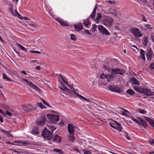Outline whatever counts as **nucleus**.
Returning <instances> with one entry per match:
<instances>
[{
    "label": "nucleus",
    "instance_id": "7ed1b4c3",
    "mask_svg": "<svg viewBox=\"0 0 154 154\" xmlns=\"http://www.w3.org/2000/svg\"><path fill=\"white\" fill-rule=\"evenodd\" d=\"M114 19L112 17H107L103 21V24L107 27H111L112 25Z\"/></svg>",
    "mask_w": 154,
    "mask_h": 154
},
{
    "label": "nucleus",
    "instance_id": "a18cd8bd",
    "mask_svg": "<svg viewBox=\"0 0 154 154\" xmlns=\"http://www.w3.org/2000/svg\"><path fill=\"white\" fill-rule=\"evenodd\" d=\"M122 91L119 88H118L117 86H116L114 92L119 93Z\"/></svg>",
    "mask_w": 154,
    "mask_h": 154
},
{
    "label": "nucleus",
    "instance_id": "5701e85b",
    "mask_svg": "<svg viewBox=\"0 0 154 154\" xmlns=\"http://www.w3.org/2000/svg\"><path fill=\"white\" fill-rule=\"evenodd\" d=\"M63 88H62L60 86H59V88L62 91L66 92L68 94H70V90L68 88L65 86L62 85Z\"/></svg>",
    "mask_w": 154,
    "mask_h": 154
},
{
    "label": "nucleus",
    "instance_id": "864d4df0",
    "mask_svg": "<svg viewBox=\"0 0 154 154\" xmlns=\"http://www.w3.org/2000/svg\"><path fill=\"white\" fill-rule=\"evenodd\" d=\"M97 29V26L94 24H93L92 25V31H96Z\"/></svg>",
    "mask_w": 154,
    "mask_h": 154
},
{
    "label": "nucleus",
    "instance_id": "393cba45",
    "mask_svg": "<svg viewBox=\"0 0 154 154\" xmlns=\"http://www.w3.org/2000/svg\"><path fill=\"white\" fill-rule=\"evenodd\" d=\"M145 52L142 49L140 50V57H141V59L145 61L146 59L145 56Z\"/></svg>",
    "mask_w": 154,
    "mask_h": 154
},
{
    "label": "nucleus",
    "instance_id": "a19ab883",
    "mask_svg": "<svg viewBox=\"0 0 154 154\" xmlns=\"http://www.w3.org/2000/svg\"><path fill=\"white\" fill-rule=\"evenodd\" d=\"M137 112H139L142 114H145L146 113V110L139 109L137 110Z\"/></svg>",
    "mask_w": 154,
    "mask_h": 154
},
{
    "label": "nucleus",
    "instance_id": "f03ea898",
    "mask_svg": "<svg viewBox=\"0 0 154 154\" xmlns=\"http://www.w3.org/2000/svg\"><path fill=\"white\" fill-rule=\"evenodd\" d=\"M130 31L135 37L137 38L141 37L143 35L141 32L138 28H132Z\"/></svg>",
    "mask_w": 154,
    "mask_h": 154
},
{
    "label": "nucleus",
    "instance_id": "ea45409f",
    "mask_svg": "<svg viewBox=\"0 0 154 154\" xmlns=\"http://www.w3.org/2000/svg\"><path fill=\"white\" fill-rule=\"evenodd\" d=\"M54 152H58L60 154H63V152L61 150L57 149H54L53 150Z\"/></svg>",
    "mask_w": 154,
    "mask_h": 154
},
{
    "label": "nucleus",
    "instance_id": "0e129e2a",
    "mask_svg": "<svg viewBox=\"0 0 154 154\" xmlns=\"http://www.w3.org/2000/svg\"><path fill=\"white\" fill-rule=\"evenodd\" d=\"M142 16H143L142 20H143V21L144 22H147V20L146 19V17L144 15H142Z\"/></svg>",
    "mask_w": 154,
    "mask_h": 154
},
{
    "label": "nucleus",
    "instance_id": "bb28decb",
    "mask_svg": "<svg viewBox=\"0 0 154 154\" xmlns=\"http://www.w3.org/2000/svg\"><path fill=\"white\" fill-rule=\"evenodd\" d=\"M102 18V16L101 14H97L96 18L95 19V21L97 23H98L100 21V19Z\"/></svg>",
    "mask_w": 154,
    "mask_h": 154
},
{
    "label": "nucleus",
    "instance_id": "2f4dec72",
    "mask_svg": "<svg viewBox=\"0 0 154 154\" xmlns=\"http://www.w3.org/2000/svg\"><path fill=\"white\" fill-rule=\"evenodd\" d=\"M90 109L93 110L96 113H98L100 111L99 109L97 108L95 106H93L91 108H90Z\"/></svg>",
    "mask_w": 154,
    "mask_h": 154
},
{
    "label": "nucleus",
    "instance_id": "a211bd4d",
    "mask_svg": "<svg viewBox=\"0 0 154 154\" xmlns=\"http://www.w3.org/2000/svg\"><path fill=\"white\" fill-rule=\"evenodd\" d=\"M130 82L132 85H139V83L138 80L134 77H133L131 79Z\"/></svg>",
    "mask_w": 154,
    "mask_h": 154
},
{
    "label": "nucleus",
    "instance_id": "f8f14e48",
    "mask_svg": "<svg viewBox=\"0 0 154 154\" xmlns=\"http://www.w3.org/2000/svg\"><path fill=\"white\" fill-rule=\"evenodd\" d=\"M23 109L26 112H29L32 109V106L30 104L23 105L22 106Z\"/></svg>",
    "mask_w": 154,
    "mask_h": 154
},
{
    "label": "nucleus",
    "instance_id": "de8ad7c7",
    "mask_svg": "<svg viewBox=\"0 0 154 154\" xmlns=\"http://www.w3.org/2000/svg\"><path fill=\"white\" fill-rule=\"evenodd\" d=\"M71 135V136H70L69 135V139L70 140H71V141H73L75 139V137L73 136L74 135Z\"/></svg>",
    "mask_w": 154,
    "mask_h": 154
},
{
    "label": "nucleus",
    "instance_id": "37998d69",
    "mask_svg": "<svg viewBox=\"0 0 154 154\" xmlns=\"http://www.w3.org/2000/svg\"><path fill=\"white\" fill-rule=\"evenodd\" d=\"M102 34H105L106 35H110V33L108 30L106 28L102 32Z\"/></svg>",
    "mask_w": 154,
    "mask_h": 154
},
{
    "label": "nucleus",
    "instance_id": "f704fd0d",
    "mask_svg": "<svg viewBox=\"0 0 154 154\" xmlns=\"http://www.w3.org/2000/svg\"><path fill=\"white\" fill-rule=\"evenodd\" d=\"M11 13L12 15L14 16H17L19 18L20 17L21 15L19 14V13L17 12V10H15L14 12H13V11H11Z\"/></svg>",
    "mask_w": 154,
    "mask_h": 154
},
{
    "label": "nucleus",
    "instance_id": "dca6fc26",
    "mask_svg": "<svg viewBox=\"0 0 154 154\" xmlns=\"http://www.w3.org/2000/svg\"><path fill=\"white\" fill-rule=\"evenodd\" d=\"M138 118L140 122V125L142 126L144 128H146L147 127V123L142 118L139 117Z\"/></svg>",
    "mask_w": 154,
    "mask_h": 154
},
{
    "label": "nucleus",
    "instance_id": "4c0bfd02",
    "mask_svg": "<svg viewBox=\"0 0 154 154\" xmlns=\"http://www.w3.org/2000/svg\"><path fill=\"white\" fill-rule=\"evenodd\" d=\"M134 89L137 91L141 93L142 92V89L139 88L138 86H135L134 88Z\"/></svg>",
    "mask_w": 154,
    "mask_h": 154
},
{
    "label": "nucleus",
    "instance_id": "9d476101",
    "mask_svg": "<svg viewBox=\"0 0 154 154\" xmlns=\"http://www.w3.org/2000/svg\"><path fill=\"white\" fill-rule=\"evenodd\" d=\"M107 14H111L112 15H114L119 18L120 17V15L119 14H117V12L116 11L113 9H110L108 11V13H107Z\"/></svg>",
    "mask_w": 154,
    "mask_h": 154
},
{
    "label": "nucleus",
    "instance_id": "9b49d317",
    "mask_svg": "<svg viewBox=\"0 0 154 154\" xmlns=\"http://www.w3.org/2000/svg\"><path fill=\"white\" fill-rule=\"evenodd\" d=\"M56 20L62 26H68V23L61 18H56Z\"/></svg>",
    "mask_w": 154,
    "mask_h": 154
},
{
    "label": "nucleus",
    "instance_id": "f257e3e1",
    "mask_svg": "<svg viewBox=\"0 0 154 154\" xmlns=\"http://www.w3.org/2000/svg\"><path fill=\"white\" fill-rule=\"evenodd\" d=\"M42 136L49 140H50L53 137L52 132L45 128L43 131Z\"/></svg>",
    "mask_w": 154,
    "mask_h": 154
},
{
    "label": "nucleus",
    "instance_id": "412c9836",
    "mask_svg": "<svg viewBox=\"0 0 154 154\" xmlns=\"http://www.w3.org/2000/svg\"><path fill=\"white\" fill-rule=\"evenodd\" d=\"M114 78V76L113 75V74H108L107 75V77L106 78L107 81L108 82H111L113 80Z\"/></svg>",
    "mask_w": 154,
    "mask_h": 154
},
{
    "label": "nucleus",
    "instance_id": "49530a36",
    "mask_svg": "<svg viewBox=\"0 0 154 154\" xmlns=\"http://www.w3.org/2000/svg\"><path fill=\"white\" fill-rule=\"evenodd\" d=\"M38 129L37 128V127H35L33 129V132L32 133L33 134H39V133L38 132Z\"/></svg>",
    "mask_w": 154,
    "mask_h": 154
},
{
    "label": "nucleus",
    "instance_id": "09e8293b",
    "mask_svg": "<svg viewBox=\"0 0 154 154\" xmlns=\"http://www.w3.org/2000/svg\"><path fill=\"white\" fill-rule=\"evenodd\" d=\"M116 87V86L114 85H112L110 86L109 87V89L111 91H114L115 90V88Z\"/></svg>",
    "mask_w": 154,
    "mask_h": 154
},
{
    "label": "nucleus",
    "instance_id": "603ef678",
    "mask_svg": "<svg viewBox=\"0 0 154 154\" xmlns=\"http://www.w3.org/2000/svg\"><path fill=\"white\" fill-rule=\"evenodd\" d=\"M2 108L4 109H9V106L5 104H3L2 105Z\"/></svg>",
    "mask_w": 154,
    "mask_h": 154
},
{
    "label": "nucleus",
    "instance_id": "6ab92c4d",
    "mask_svg": "<svg viewBox=\"0 0 154 154\" xmlns=\"http://www.w3.org/2000/svg\"><path fill=\"white\" fill-rule=\"evenodd\" d=\"M30 87L32 88L33 89H35L36 90L38 91H40L39 88L36 85H35L32 82H29L28 84Z\"/></svg>",
    "mask_w": 154,
    "mask_h": 154
},
{
    "label": "nucleus",
    "instance_id": "423d86ee",
    "mask_svg": "<svg viewBox=\"0 0 154 154\" xmlns=\"http://www.w3.org/2000/svg\"><path fill=\"white\" fill-rule=\"evenodd\" d=\"M47 116L48 118L52 122H54L55 121L57 122L59 120V116L58 115L47 114Z\"/></svg>",
    "mask_w": 154,
    "mask_h": 154
},
{
    "label": "nucleus",
    "instance_id": "5fc2aeb1",
    "mask_svg": "<svg viewBox=\"0 0 154 154\" xmlns=\"http://www.w3.org/2000/svg\"><path fill=\"white\" fill-rule=\"evenodd\" d=\"M147 39H144V41L143 42V43L144 46H146L147 45Z\"/></svg>",
    "mask_w": 154,
    "mask_h": 154
},
{
    "label": "nucleus",
    "instance_id": "39448f33",
    "mask_svg": "<svg viewBox=\"0 0 154 154\" xmlns=\"http://www.w3.org/2000/svg\"><path fill=\"white\" fill-rule=\"evenodd\" d=\"M67 86L71 88V90L72 91V92H73L76 95L79 97L81 99H83L85 100L86 101L90 102V101L89 100L86 99L85 97H83L82 96L77 94L76 93V91L75 90V89L74 88L73 85V84L69 85H67Z\"/></svg>",
    "mask_w": 154,
    "mask_h": 154
},
{
    "label": "nucleus",
    "instance_id": "c9c22d12",
    "mask_svg": "<svg viewBox=\"0 0 154 154\" xmlns=\"http://www.w3.org/2000/svg\"><path fill=\"white\" fill-rule=\"evenodd\" d=\"M123 135L124 136H125V137L128 140H131V138L129 137L128 133H127L126 132L124 131L123 133Z\"/></svg>",
    "mask_w": 154,
    "mask_h": 154
},
{
    "label": "nucleus",
    "instance_id": "f3484780",
    "mask_svg": "<svg viewBox=\"0 0 154 154\" xmlns=\"http://www.w3.org/2000/svg\"><path fill=\"white\" fill-rule=\"evenodd\" d=\"M102 68L103 69L106 71L108 72H111L112 74V68L105 66L104 65H102Z\"/></svg>",
    "mask_w": 154,
    "mask_h": 154
},
{
    "label": "nucleus",
    "instance_id": "0eeeda50",
    "mask_svg": "<svg viewBox=\"0 0 154 154\" xmlns=\"http://www.w3.org/2000/svg\"><path fill=\"white\" fill-rule=\"evenodd\" d=\"M125 73V70L115 68L112 69V74L113 75L116 74L123 75Z\"/></svg>",
    "mask_w": 154,
    "mask_h": 154
},
{
    "label": "nucleus",
    "instance_id": "6e6552de",
    "mask_svg": "<svg viewBox=\"0 0 154 154\" xmlns=\"http://www.w3.org/2000/svg\"><path fill=\"white\" fill-rule=\"evenodd\" d=\"M46 120V119L45 118V116H43L41 117L39 120L36 121V123L38 125H42L45 123Z\"/></svg>",
    "mask_w": 154,
    "mask_h": 154
},
{
    "label": "nucleus",
    "instance_id": "3c124183",
    "mask_svg": "<svg viewBox=\"0 0 154 154\" xmlns=\"http://www.w3.org/2000/svg\"><path fill=\"white\" fill-rule=\"evenodd\" d=\"M82 151L85 154H91V152L85 149H83Z\"/></svg>",
    "mask_w": 154,
    "mask_h": 154
},
{
    "label": "nucleus",
    "instance_id": "b1692460",
    "mask_svg": "<svg viewBox=\"0 0 154 154\" xmlns=\"http://www.w3.org/2000/svg\"><path fill=\"white\" fill-rule=\"evenodd\" d=\"M144 119L147 121L152 126L154 127V121L152 119L146 117H144Z\"/></svg>",
    "mask_w": 154,
    "mask_h": 154
},
{
    "label": "nucleus",
    "instance_id": "20e7f679",
    "mask_svg": "<svg viewBox=\"0 0 154 154\" xmlns=\"http://www.w3.org/2000/svg\"><path fill=\"white\" fill-rule=\"evenodd\" d=\"M113 121L114 122V123H109L110 126L113 128L118 130L119 131H121L122 128L121 124L117 122L115 120H113Z\"/></svg>",
    "mask_w": 154,
    "mask_h": 154
},
{
    "label": "nucleus",
    "instance_id": "8fccbe9b",
    "mask_svg": "<svg viewBox=\"0 0 154 154\" xmlns=\"http://www.w3.org/2000/svg\"><path fill=\"white\" fill-rule=\"evenodd\" d=\"M107 77V75L104 73L101 74L100 75V78L102 79H106Z\"/></svg>",
    "mask_w": 154,
    "mask_h": 154
},
{
    "label": "nucleus",
    "instance_id": "aec40b11",
    "mask_svg": "<svg viewBox=\"0 0 154 154\" xmlns=\"http://www.w3.org/2000/svg\"><path fill=\"white\" fill-rule=\"evenodd\" d=\"M122 25L118 22H116L115 24V28L116 29L120 30L122 28Z\"/></svg>",
    "mask_w": 154,
    "mask_h": 154
},
{
    "label": "nucleus",
    "instance_id": "4468645a",
    "mask_svg": "<svg viewBox=\"0 0 154 154\" xmlns=\"http://www.w3.org/2000/svg\"><path fill=\"white\" fill-rule=\"evenodd\" d=\"M152 51L151 49H149L148 51L146 54L147 59L148 60H150L152 57Z\"/></svg>",
    "mask_w": 154,
    "mask_h": 154
},
{
    "label": "nucleus",
    "instance_id": "338daca9",
    "mask_svg": "<svg viewBox=\"0 0 154 154\" xmlns=\"http://www.w3.org/2000/svg\"><path fill=\"white\" fill-rule=\"evenodd\" d=\"M150 67L152 69H154V63H153L151 64L150 65Z\"/></svg>",
    "mask_w": 154,
    "mask_h": 154
},
{
    "label": "nucleus",
    "instance_id": "c85d7f7f",
    "mask_svg": "<svg viewBox=\"0 0 154 154\" xmlns=\"http://www.w3.org/2000/svg\"><path fill=\"white\" fill-rule=\"evenodd\" d=\"M99 41L100 42L104 43L105 42L107 44H109L111 42V39H99Z\"/></svg>",
    "mask_w": 154,
    "mask_h": 154
},
{
    "label": "nucleus",
    "instance_id": "bf43d9fd",
    "mask_svg": "<svg viewBox=\"0 0 154 154\" xmlns=\"http://www.w3.org/2000/svg\"><path fill=\"white\" fill-rule=\"evenodd\" d=\"M5 113V114H7L8 116H12V114L8 111H7L6 113Z\"/></svg>",
    "mask_w": 154,
    "mask_h": 154
},
{
    "label": "nucleus",
    "instance_id": "13d9d810",
    "mask_svg": "<svg viewBox=\"0 0 154 154\" xmlns=\"http://www.w3.org/2000/svg\"><path fill=\"white\" fill-rule=\"evenodd\" d=\"M22 80L24 82H26V83L27 84H28V83H29V82L30 81H29L27 79H24V78H23L22 79Z\"/></svg>",
    "mask_w": 154,
    "mask_h": 154
},
{
    "label": "nucleus",
    "instance_id": "473e14b6",
    "mask_svg": "<svg viewBox=\"0 0 154 154\" xmlns=\"http://www.w3.org/2000/svg\"><path fill=\"white\" fill-rule=\"evenodd\" d=\"M96 6L94 8L92 12L90 15V17L94 18L95 17V13L96 12Z\"/></svg>",
    "mask_w": 154,
    "mask_h": 154
},
{
    "label": "nucleus",
    "instance_id": "69168bd1",
    "mask_svg": "<svg viewBox=\"0 0 154 154\" xmlns=\"http://www.w3.org/2000/svg\"><path fill=\"white\" fill-rule=\"evenodd\" d=\"M37 105L39 107H40L41 108L42 107V106H43V104L41 102H40L38 103L37 104Z\"/></svg>",
    "mask_w": 154,
    "mask_h": 154
},
{
    "label": "nucleus",
    "instance_id": "58836bf2",
    "mask_svg": "<svg viewBox=\"0 0 154 154\" xmlns=\"http://www.w3.org/2000/svg\"><path fill=\"white\" fill-rule=\"evenodd\" d=\"M17 45H18V46L22 50L25 51H26L27 49L25 48L24 47H23V46H22L20 44L17 43Z\"/></svg>",
    "mask_w": 154,
    "mask_h": 154
},
{
    "label": "nucleus",
    "instance_id": "4be33fe9",
    "mask_svg": "<svg viewBox=\"0 0 154 154\" xmlns=\"http://www.w3.org/2000/svg\"><path fill=\"white\" fill-rule=\"evenodd\" d=\"M149 6L151 10L154 9V0H150L148 3Z\"/></svg>",
    "mask_w": 154,
    "mask_h": 154
},
{
    "label": "nucleus",
    "instance_id": "cd10ccee",
    "mask_svg": "<svg viewBox=\"0 0 154 154\" xmlns=\"http://www.w3.org/2000/svg\"><path fill=\"white\" fill-rule=\"evenodd\" d=\"M0 130L2 132L5 133L8 137H13L12 135L9 133L10 131H6L1 129H0Z\"/></svg>",
    "mask_w": 154,
    "mask_h": 154
},
{
    "label": "nucleus",
    "instance_id": "1a4fd4ad",
    "mask_svg": "<svg viewBox=\"0 0 154 154\" xmlns=\"http://www.w3.org/2000/svg\"><path fill=\"white\" fill-rule=\"evenodd\" d=\"M141 94H143L147 96L153 95V93L151 92V91L148 88H143Z\"/></svg>",
    "mask_w": 154,
    "mask_h": 154
},
{
    "label": "nucleus",
    "instance_id": "c756f323",
    "mask_svg": "<svg viewBox=\"0 0 154 154\" xmlns=\"http://www.w3.org/2000/svg\"><path fill=\"white\" fill-rule=\"evenodd\" d=\"M98 28L99 31L102 33L104 29H105V28L102 25H99L98 26Z\"/></svg>",
    "mask_w": 154,
    "mask_h": 154
},
{
    "label": "nucleus",
    "instance_id": "052dcab7",
    "mask_svg": "<svg viewBox=\"0 0 154 154\" xmlns=\"http://www.w3.org/2000/svg\"><path fill=\"white\" fill-rule=\"evenodd\" d=\"M29 25L31 26H32L33 27H36V25L35 23H29Z\"/></svg>",
    "mask_w": 154,
    "mask_h": 154
},
{
    "label": "nucleus",
    "instance_id": "c03bdc74",
    "mask_svg": "<svg viewBox=\"0 0 154 154\" xmlns=\"http://www.w3.org/2000/svg\"><path fill=\"white\" fill-rule=\"evenodd\" d=\"M126 92L128 94L131 95L133 94L134 93V91L131 89L127 90L126 91Z\"/></svg>",
    "mask_w": 154,
    "mask_h": 154
},
{
    "label": "nucleus",
    "instance_id": "7c9ffc66",
    "mask_svg": "<svg viewBox=\"0 0 154 154\" xmlns=\"http://www.w3.org/2000/svg\"><path fill=\"white\" fill-rule=\"evenodd\" d=\"M83 23L84 24L85 27H86V28H88V26L90 23L88 18L86 20H84Z\"/></svg>",
    "mask_w": 154,
    "mask_h": 154
},
{
    "label": "nucleus",
    "instance_id": "6e6d98bb",
    "mask_svg": "<svg viewBox=\"0 0 154 154\" xmlns=\"http://www.w3.org/2000/svg\"><path fill=\"white\" fill-rule=\"evenodd\" d=\"M29 51L31 53H35L39 54H40L41 53V52H40L37 51L30 50Z\"/></svg>",
    "mask_w": 154,
    "mask_h": 154
},
{
    "label": "nucleus",
    "instance_id": "72a5a7b5",
    "mask_svg": "<svg viewBox=\"0 0 154 154\" xmlns=\"http://www.w3.org/2000/svg\"><path fill=\"white\" fill-rule=\"evenodd\" d=\"M59 76L63 82L67 85L68 84L67 83V80L66 79V78H65L64 77L62 76L61 74H59Z\"/></svg>",
    "mask_w": 154,
    "mask_h": 154
},
{
    "label": "nucleus",
    "instance_id": "a878e982",
    "mask_svg": "<svg viewBox=\"0 0 154 154\" xmlns=\"http://www.w3.org/2000/svg\"><path fill=\"white\" fill-rule=\"evenodd\" d=\"M53 140L56 142L60 143L61 141V139L60 137L58 135H56L54 136Z\"/></svg>",
    "mask_w": 154,
    "mask_h": 154
},
{
    "label": "nucleus",
    "instance_id": "79ce46f5",
    "mask_svg": "<svg viewBox=\"0 0 154 154\" xmlns=\"http://www.w3.org/2000/svg\"><path fill=\"white\" fill-rule=\"evenodd\" d=\"M40 98L41 99V101L44 104L48 106L49 107H51V106H50V105L47 102H46L44 99H42V98Z\"/></svg>",
    "mask_w": 154,
    "mask_h": 154
},
{
    "label": "nucleus",
    "instance_id": "774afa93",
    "mask_svg": "<svg viewBox=\"0 0 154 154\" xmlns=\"http://www.w3.org/2000/svg\"><path fill=\"white\" fill-rule=\"evenodd\" d=\"M22 143H23L24 144V145H27L29 144V142H23Z\"/></svg>",
    "mask_w": 154,
    "mask_h": 154
},
{
    "label": "nucleus",
    "instance_id": "ddd939ff",
    "mask_svg": "<svg viewBox=\"0 0 154 154\" xmlns=\"http://www.w3.org/2000/svg\"><path fill=\"white\" fill-rule=\"evenodd\" d=\"M68 130L69 134L74 135V130L73 126L71 124H68Z\"/></svg>",
    "mask_w": 154,
    "mask_h": 154
},
{
    "label": "nucleus",
    "instance_id": "4d7b16f0",
    "mask_svg": "<svg viewBox=\"0 0 154 154\" xmlns=\"http://www.w3.org/2000/svg\"><path fill=\"white\" fill-rule=\"evenodd\" d=\"M145 26L146 27V28L147 29H151L152 28V27L151 26V25L148 24L146 25Z\"/></svg>",
    "mask_w": 154,
    "mask_h": 154
},
{
    "label": "nucleus",
    "instance_id": "e433bc0d",
    "mask_svg": "<svg viewBox=\"0 0 154 154\" xmlns=\"http://www.w3.org/2000/svg\"><path fill=\"white\" fill-rule=\"evenodd\" d=\"M3 79L6 81H13V80H10L6 74H3Z\"/></svg>",
    "mask_w": 154,
    "mask_h": 154
},
{
    "label": "nucleus",
    "instance_id": "680f3d73",
    "mask_svg": "<svg viewBox=\"0 0 154 154\" xmlns=\"http://www.w3.org/2000/svg\"><path fill=\"white\" fill-rule=\"evenodd\" d=\"M56 129V128L53 126L50 129V130H51L50 131L51 132H52V133H53V131Z\"/></svg>",
    "mask_w": 154,
    "mask_h": 154
},
{
    "label": "nucleus",
    "instance_id": "2eb2a0df",
    "mask_svg": "<svg viewBox=\"0 0 154 154\" xmlns=\"http://www.w3.org/2000/svg\"><path fill=\"white\" fill-rule=\"evenodd\" d=\"M74 28L76 31H79L82 29L83 27L82 24L79 23L77 25H74Z\"/></svg>",
    "mask_w": 154,
    "mask_h": 154
},
{
    "label": "nucleus",
    "instance_id": "e2e57ef3",
    "mask_svg": "<svg viewBox=\"0 0 154 154\" xmlns=\"http://www.w3.org/2000/svg\"><path fill=\"white\" fill-rule=\"evenodd\" d=\"M20 19H24L25 20H29V19L26 17H24L23 18H22L21 16L19 17Z\"/></svg>",
    "mask_w": 154,
    "mask_h": 154
}]
</instances>
